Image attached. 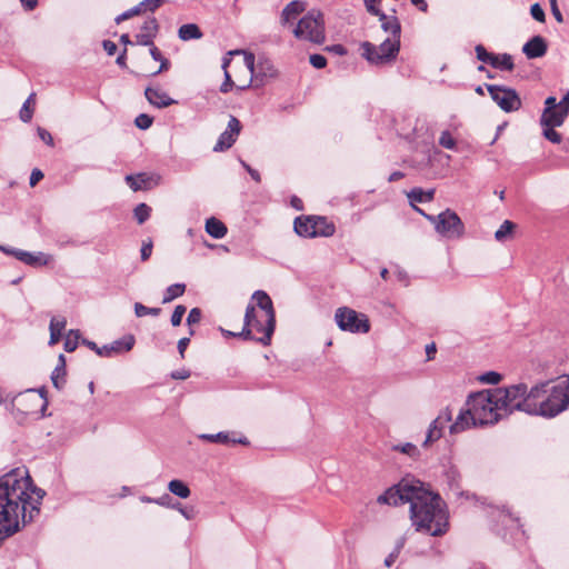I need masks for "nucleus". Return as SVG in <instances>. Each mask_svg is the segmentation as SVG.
I'll use <instances>...</instances> for the list:
<instances>
[{
    "mask_svg": "<svg viewBox=\"0 0 569 569\" xmlns=\"http://www.w3.org/2000/svg\"><path fill=\"white\" fill-rule=\"evenodd\" d=\"M46 491L33 486L26 468H14L0 477V545L34 520Z\"/></svg>",
    "mask_w": 569,
    "mask_h": 569,
    "instance_id": "f257e3e1",
    "label": "nucleus"
},
{
    "mask_svg": "<svg viewBox=\"0 0 569 569\" xmlns=\"http://www.w3.org/2000/svg\"><path fill=\"white\" fill-rule=\"evenodd\" d=\"M377 501L390 506L410 503V519L417 531L439 537L448 530V516L440 496L415 477L406 476L380 495Z\"/></svg>",
    "mask_w": 569,
    "mask_h": 569,
    "instance_id": "f03ea898",
    "label": "nucleus"
},
{
    "mask_svg": "<svg viewBox=\"0 0 569 569\" xmlns=\"http://www.w3.org/2000/svg\"><path fill=\"white\" fill-rule=\"evenodd\" d=\"M257 306L249 303L243 319V329L236 335L226 331L230 336H239L246 340H256L263 346L270 345L276 327V313L271 298L267 292L257 290L252 295Z\"/></svg>",
    "mask_w": 569,
    "mask_h": 569,
    "instance_id": "7ed1b4c3",
    "label": "nucleus"
},
{
    "mask_svg": "<svg viewBox=\"0 0 569 569\" xmlns=\"http://www.w3.org/2000/svg\"><path fill=\"white\" fill-rule=\"evenodd\" d=\"M467 407L471 409L473 419L479 426L497 423L505 417L498 401L493 399L492 390H482L469 396Z\"/></svg>",
    "mask_w": 569,
    "mask_h": 569,
    "instance_id": "20e7f679",
    "label": "nucleus"
},
{
    "mask_svg": "<svg viewBox=\"0 0 569 569\" xmlns=\"http://www.w3.org/2000/svg\"><path fill=\"white\" fill-rule=\"evenodd\" d=\"M569 407V376L560 378L555 385H549L548 393L541 400L539 415L553 418Z\"/></svg>",
    "mask_w": 569,
    "mask_h": 569,
    "instance_id": "39448f33",
    "label": "nucleus"
},
{
    "mask_svg": "<svg viewBox=\"0 0 569 569\" xmlns=\"http://www.w3.org/2000/svg\"><path fill=\"white\" fill-rule=\"evenodd\" d=\"M292 32L299 40H306L316 44L323 43L326 40L323 14L316 9L308 11L298 20Z\"/></svg>",
    "mask_w": 569,
    "mask_h": 569,
    "instance_id": "423d86ee",
    "label": "nucleus"
},
{
    "mask_svg": "<svg viewBox=\"0 0 569 569\" xmlns=\"http://www.w3.org/2000/svg\"><path fill=\"white\" fill-rule=\"evenodd\" d=\"M491 390L493 392V399L498 401L505 417L513 411L526 412V408L529 407L528 403L525 402L526 383L521 382L509 387H498Z\"/></svg>",
    "mask_w": 569,
    "mask_h": 569,
    "instance_id": "0eeeda50",
    "label": "nucleus"
},
{
    "mask_svg": "<svg viewBox=\"0 0 569 569\" xmlns=\"http://www.w3.org/2000/svg\"><path fill=\"white\" fill-rule=\"evenodd\" d=\"M362 56L371 64H386L395 60L400 50V39L386 38L379 46L369 41L361 43Z\"/></svg>",
    "mask_w": 569,
    "mask_h": 569,
    "instance_id": "6e6552de",
    "label": "nucleus"
},
{
    "mask_svg": "<svg viewBox=\"0 0 569 569\" xmlns=\"http://www.w3.org/2000/svg\"><path fill=\"white\" fill-rule=\"evenodd\" d=\"M415 209L432 222L436 231L445 238L458 239L465 233L463 222L459 216L450 209L440 212L438 216L426 214L417 207H415Z\"/></svg>",
    "mask_w": 569,
    "mask_h": 569,
    "instance_id": "1a4fd4ad",
    "label": "nucleus"
},
{
    "mask_svg": "<svg viewBox=\"0 0 569 569\" xmlns=\"http://www.w3.org/2000/svg\"><path fill=\"white\" fill-rule=\"evenodd\" d=\"M295 231L300 237H329L335 233V226L323 217H298L295 219Z\"/></svg>",
    "mask_w": 569,
    "mask_h": 569,
    "instance_id": "9d476101",
    "label": "nucleus"
},
{
    "mask_svg": "<svg viewBox=\"0 0 569 569\" xmlns=\"http://www.w3.org/2000/svg\"><path fill=\"white\" fill-rule=\"evenodd\" d=\"M335 320L342 331L367 333L370 330L368 317L348 307L338 308L335 313Z\"/></svg>",
    "mask_w": 569,
    "mask_h": 569,
    "instance_id": "9b49d317",
    "label": "nucleus"
},
{
    "mask_svg": "<svg viewBox=\"0 0 569 569\" xmlns=\"http://www.w3.org/2000/svg\"><path fill=\"white\" fill-rule=\"evenodd\" d=\"M244 54V67L250 72V83L254 82L256 87L263 86L264 82L269 78H273L276 76V69L273 64L268 59H260L258 63H256L254 54L251 52H244L241 50L229 51L228 54Z\"/></svg>",
    "mask_w": 569,
    "mask_h": 569,
    "instance_id": "f8f14e48",
    "label": "nucleus"
},
{
    "mask_svg": "<svg viewBox=\"0 0 569 569\" xmlns=\"http://www.w3.org/2000/svg\"><path fill=\"white\" fill-rule=\"evenodd\" d=\"M569 116V90L560 101L556 97L550 96L545 100V109L540 117L547 123L563 124Z\"/></svg>",
    "mask_w": 569,
    "mask_h": 569,
    "instance_id": "ddd939ff",
    "label": "nucleus"
},
{
    "mask_svg": "<svg viewBox=\"0 0 569 569\" xmlns=\"http://www.w3.org/2000/svg\"><path fill=\"white\" fill-rule=\"evenodd\" d=\"M486 88L491 99L505 112L517 111L521 108V99L515 89L497 84H486Z\"/></svg>",
    "mask_w": 569,
    "mask_h": 569,
    "instance_id": "4468645a",
    "label": "nucleus"
},
{
    "mask_svg": "<svg viewBox=\"0 0 569 569\" xmlns=\"http://www.w3.org/2000/svg\"><path fill=\"white\" fill-rule=\"evenodd\" d=\"M452 420V412L449 408L442 409L436 419L431 421L429 428L427 430L426 439L423 441V447H428L435 441L439 440L447 428H449V423Z\"/></svg>",
    "mask_w": 569,
    "mask_h": 569,
    "instance_id": "2eb2a0df",
    "label": "nucleus"
},
{
    "mask_svg": "<svg viewBox=\"0 0 569 569\" xmlns=\"http://www.w3.org/2000/svg\"><path fill=\"white\" fill-rule=\"evenodd\" d=\"M0 250L31 267L47 266L52 259L51 256L43 252H30L7 246H0Z\"/></svg>",
    "mask_w": 569,
    "mask_h": 569,
    "instance_id": "dca6fc26",
    "label": "nucleus"
},
{
    "mask_svg": "<svg viewBox=\"0 0 569 569\" xmlns=\"http://www.w3.org/2000/svg\"><path fill=\"white\" fill-rule=\"evenodd\" d=\"M550 381H542L530 389L526 385V393H525V402L528 403V408H526V413L530 416H538L541 407V400L545 399V396L548 393V387Z\"/></svg>",
    "mask_w": 569,
    "mask_h": 569,
    "instance_id": "f3484780",
    "label": "nucleus"
},
{
    "mask_svg": "<svg viewBox=\"0 0 569 569\" xmlns=\"http://www.w3.org/2000/svg\"><path fill=\"white\" fill-rule=\"evenodd\" d=\"M241 131V123L238 118L230 116L227 129L219 136L213 147L214 152H222L232 147Z\"/></svg>",
    "mask_w": 569,
    "mask_h": 569,
    "instance_id": "a211bd4d",
    "label": "nucleus"
},
{
    "mask_svg": "<svg viewBox=\"0 0 569 569\" xmlns=\"http://www.w3.org/2000/svg\"><path fill=\"white\" fill-rule=\"evenodd\" d=\"M134 346V337L131 335L124 336L121 339L114 340L109 345H104L98 350L100 357H112L130 351Z\"/></svg>",
    "mask_w": 569,
    "mask_h": 569,
    "instance_id": "6ab92c4d",
    "label": "nucleus"
},
{
    "mask_svg": "<svg viewBox=\"0 0 569 569\" xmlns=\"http://www.w3.org/2000/svg\"><path fill=\"white\" fill-rule=\"evenodd\" d=\"M306 10V4L302 1H290L281 11L280 23L282 27L292 26L298 17Z\"/></svg>",
    "mask_w": 569,
    "mask_h": 569,
    "instance_id": "aec40b11",
    "label": "nucleus"
},
{
    "mask_svg": "<svg viewBox=\"0 0 569 569\" xmlns=\"http://www.w3.org/2000/svg\"><path fill=\"white\" fill-rule=\"evenodd\" d=\"M476 426H479V423L473 419L471 409L467 407V409L461 410L456 420L450 423L449 432L450 435H457Z\"/></svg>",
    "mask_w": 569,
    "mask_h": 569,
    "instance_id": "412c9836",
    "label": "nucleus"
},
{
    "mask_svg": "<svg viewBox=\"0 0 569 569\" xmlns=\"http://www.w3.org/2000/svg\"><path fill=\"white\" fill-rule=\"evenodd\" d=\"M548 46L541 36H535L522 47V52L528 59L541 58L546 54Z\"/></svg>",
    "mask_w": 569,
    "mask_h": 569,
    "instance_id": "4be33fe9",
    "label": "nucleus"
},
{
    "mask_svg": "<svg viewBox=\"0 0 569 569\" xmlns=\"http://www.w3.org/2000/svg\"><path fill=\"white\" fill-rule=\"evenodd\" d=\"M158 29L159 24L156 18L146 20L141 26V31L136 36L137 43L141 46H152Z\"/></svg>",
    "mask_w": 569,
    "mask_h": 569,
    "instance_id": "5701e85b",
    "label": "nucleus"
},
{
    "mask_svg": "<svg viewBox=\"0 0 569 569\" xmlns=\"http://www.w3.org/2000/svg\"><path fill=\"white\" fill-rule=\"evenodd\" d=\"M200 440L212 442V443H221V445H236L240 443L243 446L249 445V440L246 437L241 438H232L229 432L220 431L218 433H200L198 435Z\"/></svg>",
    "mask_w": 569,
    "mask_h": 569,
    "instance_id": "b1692460",
    "label": "nucleus"
},
{
    "mask_svg": "<svg viewBox=\"0 0 569 569\" xmlns=\"http://www.w3.org/2000/svg\"><path fill=\"white\" fill-rule=\"evenodd\" d=\"M144 96L147 100L157 108H166L176 103L173 99L160 89L149 87L144 90Z\"/></svg>",
    "mask_w": 569,
    "mask_h": 569,
    "instance_id": "393cba45",
    "label": "nucleus"
},
{
    "mask_svg": "<svg viewBox=\"0 0 569 569\" xmlns=\"http://www.w3.org/2000/svg\"><path fill=\"white\" fill-rule=\"evenodd\" d=\"M379 21L381 23V29L388 33L387 38L400 39L401 26L399 19L396 16L381 13Z\"/></svg>",
    "mask_w": 569,
    "mask_h": 569,
    "instance_id": "a878e982",
    "label": "nucleus"
},
{
    "mask_svg": "<svg viewBox=\"0 0 569 569\" xmlns=\"http://www.w3.org/2000/svg\"><path fill=\"white\" fill-rule=\"evenodd\" d=\"M206 231L214 239H222L227 234L228 229L222 221L211 217L206 221Z\"/></svg>",
    "mask_w": 569,
    "mask_h": 569,
    "instance_id": "bb28decb",
    "label": "nucleus"
},
{
    "mask_svg": "<svg viewBox=\"0 0 569 569\" xmlns=\"http://www.w3.org/2000/svg\"><path fill=\"white\" fill-rule=\"evenodd\" d=\"M151 181H152V177L148 176L147 173H139L137 176H132V174L126 176V182L133 191L149 188L151 184Z\"/></svg>",
    "mask_w": 569,
    "mask_h": 569,
    "instance_id": "cd10ccee",
    "label": "nucleus"
},
{
    "mask_svg": "<svg viewBox=\"0 0 569 569\" xmlns=\"http://www.w3.org/2000/svg\"><path fill=\"white\" fill-rule=\"evenodd\" d=\"M490 66L501 71H512L515 68L512 57L509 53L495 54Z\"/></svg>",
    "mask_w": 569,
    "mask_h": 569,
    "instance_id": "c85d7f7f",
    "label": "nucleus"
},
{
    "mask_svg": "<svg viewBox=\"0 0 569 569\" xmlns=\"http://www.w3.org/2000/svg\"><path fill=\"white\" fill-rule=\"evenodd\" d=\"M178 36L181 40L188 41L193 39H200L202 32L200 28L194 23L182 24L178 30Z\"/></svg>",
    "mask_w": 569,
    "mask_h": 569,
    "instance_id": "c756f323",
    "label": "nucleus"
},
{
    "mask_svg": "<svg viewBox=\"0 0 569 569\" xmlns=\"http://www.w3.org/2000/svg\"><path fill=\"white\" fill-rule=\"evenodd\" d=\"M516 223L510 220H505L499 229L495 232V239L499 242H505L512 238Z\"/></svg>",
    "mask_w": 569,
    "mask_h": 569,
    "instance_id": "7c9ffc66",
    "label": "nucleus"
},
{
    "mask_svg": "<svg viewBox=\"0 0 569 569\" xmlns=\"http://www.w3.org/2000/svg\"><path fill=\"white\" fill-rule=\"evenodd\" d=\"M435 190H423L421 188H413L409 193L408 198L411 202H429L433 199Z\"/></svg>",
    "mask_w": 569,
    "mask_h": 569,
    "instance_id": "2f4dec72",
    "label": "nucleus"
},
{
    "mask_svg": "<svg viewBox=\"0 0 569 569\" xmlns=\"http://www.w3.org/2000/svg\"><path fill=\"white\" fill-rule=\"evenodd\" d=\"M168 489L171 493L182 499H187L191 493L189 487L182 480L178 479L171 480L168 485Z\"/></svg>",
    "mask_w": 569,
    "mask_h": 569,
    "instance_id": "473e14b6",
    "label": "nucleus"
},
{
    "mask_svg": "<svg viewBox=\"0 0 569 569\" xmlns=\"http://www.w3.org/2000/svg\"><path fill=\"white\" fill-rule=\"evenodd\" d=\"M184 291H186V284L184 283H174V284L169 286L166 289V292H164V296H163V299H162V303L171 302L176 298L182 296L184 293Z\"/></svg>",
    "mask_w": 569,
    "mask_h": 569,
    "instance_id": "72a5a7b5",
    "label": "nucleus"
},
{
    "mask_svg": "<svg viewBox=\"0 0 569 569\" xmlns=\"http://www.w3.org/2000/svg\"><path fill=\"white\" fill-rule=\"evenodd\" d=\"M540 124L543 128L542 134L547 140L551 141L552 143L561 142V134L555 130L556 127H560L561 124H551L545 122L543 120H540Z\"/></svg>",
    "mask_w": 569,
    "mask_h": 569,
    "instance_id": "f704fd0d",
    "label": "nucleus"
},
{
    "mask_svg": "<svg viewBox=\"0 0 569 569\" xmlns=\"http://www.w3.org/2000/svg\"><path fill=\"white\" fill-rule=\"evenodd\" d=\"M79 338H80V333L78 330H70L64 338V343H63L64 350L67 352L74 351L78 347Z\"/></svg>",
    "mask_w": 569,
    "mask_h": 569,
    "instance_id": "c9c22d12",
    "label": "nucleus"
},
{
    "mask_svg": "<svg viewBox=\"0 0 569 569\" xmlns=\"http://www.w3.org/2000/svg\"><path fill=\"white\" fill-rule=\"evenodd\" d=\"M150 213L151 208L146 203H139L133 210L134 218L139 224L146 222L149 219Z\"/></svg>",
    "mask_w": 569,
    "mask_h": 569,
    "instance_id": "e433bc0d",
    "label": "nucleus"
},
{
    "mask_svg": "<svg viewBox=\"0 0 569 569\" xmlns=\"http://www.w3.org/2000/svg\"><path fill=\"white\" fill-rule=\"evenodd\" d=\"M36 94L31 93L22 104L19 117L23 122H30L33 116V110L29 107L30 102L34 100Z\"/></svg>",
    "mask_w": 569,
    "mask_h": 569,
    "instance_id": "4c0bfd02",
    "label": "nucleus"
},
{
    "mask_svg": "<svg viewBox=\"0 0 569 569\" xmlns=\"http://www.w3.org/2000/svg\"><path fill=\"white\" fill-rule=\"evenodd\" d=\"M66 369H63L61 366H57L54 370L51 373V381L54 388L58 390L62 389L64 382H66Z\"/></svg>",
    "mask_w": 569,
    "mask_h": 569,
    "instance_id": "58836bf2",
    "label": "nucleus"
},
{
    "mask_svg": "<svg viewBox=\"0 0 569 569\" xmlns=\"http://www.w3.org/2000/svg\"><path fill=\"white\" fill-rule=\"evenodd\" d=\"M161 312L160 308H150L140 302L134 303V313L137 317L153 316L157 317Z\"/></svg>",
    "mask_w": 569,
    "mask_h": 569,
    "instance_id": "ea45409f",
    "label": "nucleus"
},
{
    "mask_svg": "<svg viewBox=\"0 0 569 569\" xmlns=\"http://www.w3.org/2000/svg\"><path fill=\"white\" fill-rule=\"evenodd\" d=\"M439 144L446 149L453 150L456 149L457 142L451 133L448 130H445L440 134Z\"/></svg>",
    "mask_w": 569,
    "mask_h": 569,
    "instance_id": "a19ab883",
    "label": "nucleus"
},
{
    "mask_svg": "<svg viewBox=\"0 0 569 569\" xmlns=\"http://www.w3.org/2000/svg\"><path fill=\"white\" fill-rule=\"evenodd\" d=\"M477 59L483 63L490 64L495 53L488 52L482 44H477L475 48Z\"/></svg>",
    "mask_w": 569,
    "mask_h": 569,
    "instance_id": "79ce46f5",
    "label": "nucleus"
},
{
    "mask_svg": "<svg viewBox=\"0 0 569 569\" xmlns=\"http://www.w3.org/2000/svg\"><path fill=\"white\" fill-rule=\"evenodd\" d=\"M186 311H187V308L184 306H182V305L176 306V308L171 315V319H170L171 325L173 327H178L181 325V321H182V318H183Z\"/></svg>",
    "mask_w": 569,
    "mask_h": 569,
    "instance_id": "37998d69",
    "label": "nucleus"
},
{
    "mask_svg": "<svg viewBox=\"0 0 569 569\" xmlns=\"http://www.w3.org/2000/svg\"><path fill=\"white\" fill-rule=\"evenodd\" d=\"M395 450H399L400 452L409 456V457H417L419 455V450L417 446H415L411 442H406L403 445H398L395 447Z\"/></svg>",
    "mask_w": 569,
    "mask_h": 569,
    "instance_id": "c03bdc74",
    "label": "nucleus"
},
{
    "mask_svg": "<svg viewBox=\"0 0 569 569\" xmlns=\"http://www.w3.org/2000/svg\"><path fill=\"white\" fill-rule=\"evenodd\" d=\"M142 12V8L140 6V3L124 12H122L121 14H119L117 18H116V23H121L122 21L124 20H128L134 16H138Z\"/></svg>",
    "mask_w": 569,
    "mask_h": 569,
    "instance_id": "a18cd8bd",
    "label": "nucleus"
},
{
    "mask_svg": "<svg viewBox=\"0 0 569 569\" xmlns=\"http://www.w3.org/2000/svg\"><path fill=\"white\" fill-rule=\"evenodd\" d=\"M152 122L153 118L147 113H140L134 120L136 126L141 130L149 129L152 126Z\"/></svg>",
    "mask_w": 569,
    "mask_h": 569,
    "instance_id": "49530a36",
    "label": "nucleus"
},
{
    "mask_svg": "<svg viewBox=\"0 0 569 569\" xmlns=\"http://www.w3.org/2000/svg\"><path fill=\"white\" fill-rule=\"evenodd\" d=\"M501 375L496 371H488L480 376V381L489 385H497L501 380Z\"/></svg>",
    "mask_w": 569,
    "mask_h": 569,
    "instance_id": "de8ad7c7",
    "label": "nucleus"
},
{
    "mask_svg": "<svg viewBox=\"0 0 569 569\" xmlns=\"http://www.w3.org/2000/svg\"><path fill=\"white\" fill-rule=\"evenodd\" d=\"M166 0H143L140 2L142 11H156Z\"/></svg>",
    "mask_w": 569,
    "mask_h": 569,
    "instance_id": "09e8293b",
    "label": "nucleus"
},
{
    "mask_svg": "<svg viewBox=\"0 0 569 569\" xmlns=\"http://www.w3.org/2000/svg\"><path fill=\"white\" fill-rule=\"evenodd\" d=\"M309 62L316 69H322L327 66L326 57L318 53L311 54L309 57Z\"/></svg>",
    "mask_w": 569,
    "mask_h": 569,
    "instance_id": "8fccbe9b",
    "label": "nucleus"
},
{
    "mask_svg": "<svg viewBox=\"0 0 569 569\" xmlns=\"http://www.w3.org/2000/svg\"><path fill=\"white\" fill-rule=\"evenodd\" d=\"M67 326V320L64 317H53L50 321L49 329H53L56 331L62 332Z\"/></svg>",
    "mask_w": 569,
    "mask_h": 569,
    "instance_id": "3c124183",
    "label": "nucleus"
},
{
    "mask_svg": "<svg viewBox=\"0 0 569 569\" xmlns=\"http://www.w3.org/2000/svg\"><path fill=\"white\" fill-rule=\"evenodd\" d=\"M532 18L539 22H543L546 19L545 11L539 3H535L530 8Z\"/></svg>",
    "mask_w": 569,
    "mask_h": 569,
    "instance_id": "603ef678",
    "label": "nucleus"
},
{
    "mask_svg": "<svg viewBox=\"0 0 569 569\" xmlns=\"http://www.w3.org/2000/svg\"><path fill=\"white\" fill-rule=\"evenodd\" d=\"M152 248H153V244H152L151 239H149L148 241H143L141 251H140L142 261H147L150 258V256L152 253Z\"/></svg>",
    "mask_w": 569,
    "mask_h": 569,
    "instance_id": "864d4df0",
    "label": "nucleus"
},
{
    "mask_svg": "<svg viewBox=\"0 0 569 569\" xmlns=\"http://www.w3.org/2000/svg\"><path fill=\"white\" fill-rule=\"evenodd\" d=\"M201 316L202 313L199 308H192L187 317V323L190 326L198 323L201 320Z\"/></svg>",
    "mask_w": 569,
    "mask_h": 569,
    "instance_id": "5fc2aeb1",
    "label": "nucleus"
},
{
    "mask_svg": "<svg viewBox=\"0 0 569 569\" xmlns=\"http://www.w3.org/2000/svg\"><path fill=\"white\" fill-rule=\"evenodd\" d=\"M37 131H38V136H39V138H40V139H41L46 144H48V146H50V147H53V144H54V142H53V138H52L51 133H50L48 130H46V129H43V128L39 127Z\"/></svg>",
    "mask_w": 569,
    "mask_h": 569,
    "instance_id": "6e6d98bb",
    "label": "nucleus"
},
{
    "mask_svg": "<svg viewBox=\"0 0 569 569\" xmlns=\"http://www.w3.org/2000/svg\"><path fill=\"white\" fill-rule=\"evenodd\" d=\"M549 2H550L552 16L557 20V22H559V23L563 22V17H562L561 11L559 10L557 0H549Z\"/></svg>",
    "mask_w": 569,
    "mask_h": 569,
    "instance_id": "4d7b16f0",
    "label": "nucleus"
},
{
    "mask_svg": "<svg viewBox=\"0 0 569 569\" xmlns=\"http://www.w3.org/2000/svg\"><path fill=\"white\" fill-rule=\"evenodd\" d=\"M233 86V81L231 80V76L228 71L224 72V81L222 82L220 87V91L223 93H227L230 91L231 87Z\"/></svg>",
    "mask_w": 569,
    "mask_h": 569,
    "instance_id": "13d9d810",
    "label": "nucleus"
},
{
    "mask_svg": "<svg viewBox=\"0 0 569 569\" xmlns=\"http://www.w3.org/2000/svg\"><path fill=\"white\" fill-rule=\"evenodd\" d=\"M325 50L328 51V52H332L335 54H338V56L347 54V49L342 44L328 46V47H326Z\"/></svg>",
    "mask_w": 569,
    "mask_h": 569,
    "instance_id": "bf43d9fd",
    "label": "nucleus"
},
{
    "mask_svg": "<svg viewBox=\"0 0 569 569\" xmlns=\"http://www.w3.org/2000/svg\"><path fill=\"white\" fill-rule=\"evenodd\" d=\"M242 167L247 170V172L250 174V177L256 181V182H260L261 181V177H260V173L251 168L247 162L244 161H240Z\"/></svg>",
    "mask_w": 569,
    "mask_h": 569,
    "instance_id": "052dcab7",
    "label": "nucleus"
},
{
    "mask_svg": "<svg viewBox=\"0 0 569 569\" xmlns=\"http://www.w3.org/2000/svg\"><path fill=\"white\" fill-rule=\"evenodd\" d=\"M42 178V171L40 169H33L29 180L30 187H34Z\"/></svg>",
    "mask_w": 569,
    "mask_h": 569,
    "instance_id": "680f3d73",
    "label": "nucleus"
},
{
    "mask_svg": "<svg viewBox=\"0 0 569 569\" xmlns=\"http://www.w3.org/2000/svg\"><path fill=\"white\" fill-rule=\"evenodd\" d=\"M102 47L109 56H113L117 52V44L111 40H103Z\"/></svg>",
    "mask_w": 569,
    "mask_h": 569,
    "instance_id": "e2e57ef3",
    "label": "nucleus"
},
{
    "mask_svg": "<svg viewBox=\"0 0 569 569\" xmlns=\"http://www.w3.org/2000/svg\"><path fill=\"white\" fill-rule=\"evenodd\" d=\"M190 377V371L182 369L171 372V378L176 380H186Z\"/></svg>",
    "mask_w": 569,
    "mask_h": 569,
    "instance_id": "0e129e2a",
    "label": "nucleus"
},
{
    "mask_svg": "<svg viewBox=\"0 0 569 569\" xmlns=\"http://www.w3.org/2000/svg\"><path fill=\"white\" fill-rule=\"evenodd\" d=\"M189 343H190V339H189V338H187V337L181 338V339L178 341V346H177V347H178V351H179V353H180L181 358H183V357H184V351H186V349L188 348Z\"/></svg>",
    "mask_w": 569,
    "mask_h": 569,
    "instance_id": "69168bd1",
    "label": "nucleus"
},
{
    "mask_svg": "<svg viewBox=\"0 0 569 569\" xmlns=\"http://www.w3.org/2000/svg\"><path fill=\"white\" fill-rule=\"evenodd\" d=\"M365 6L367 11L372 16L380 18V14L383 13L379 8L376 7V3L365 2Z\"/></svg>",
    "mask_w": 569,
    "mask_h": 569,
    "instance_id": "338daca9",
    "label": "nucleus"
},
{
    "mask_svg": "<svg viewBox=\"0 0 569 569\" xmlns=\"http://www.w3.org/2000/svg\"><path fill=\"white\" fill-rule=\"evenodd\" d=\"M179 511L188 520L194 517V509L192 507H180Z\"/></svg>",
    "mask_w": 569,
    "mask_h": 569,
    "instance_id": "774afa93",
    "label": "nucleus"
}]
</instances>
